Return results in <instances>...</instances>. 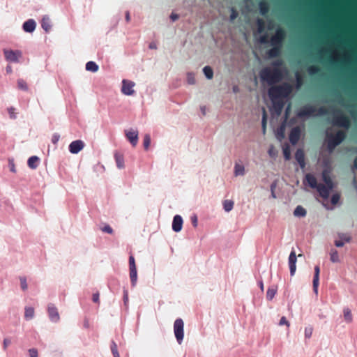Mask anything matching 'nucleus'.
I'll return each mask as SVG.
<instances>
[{
  "instance_id": "obj_1",
  "label": "nucleus",
  "mask_w": 357,
  "mask_h": 357,
  "mask_svg": "<svg viewBox=\"0 0 357 357\" xmlns=\"http://www.w3.org/2000/svg\"><path fill=\"white\" fill-rule=\"evenodd\" d=\"M282 64V61L280 59L273 63L275 68L273 70L268 68L262 69L259 74L261 80L266 81L270 84L280 81L282 79V74L279 67Z\"/></svg>"
},
{
  "instance_id": "obj_2",
  "label": "nucleus",
  "mask_w": 357,
  "mask_h": 357,
  "mask_svg": "<svg viewBox=\"0 0 357 357\" xmlns=\"http://www.w3.org/2000/svg\"><path fill=\"white\" fill-rule=\"evenodd\" d=\"M293 88L289 83H283L281 85L271 86L268 89V95L272 100H281L288 97L292 92Z\"/></svg>"
},
{
  "instance_id": "obj_3",
  "label": "nucleus",
  "mask_w": 357,
  "mask_h": 357,
  "mask_svg": "<svg viewBox=\"0 0 357 357\" xmlns=\"http://www.w3.org/2000/svg\"><path fill=\"white\" fill-rule=\"evenodd\" d=\"M328 137L327 148L330 152H332L345 139L346 133L339 130L335 135H328Z\"/></svg>"
},
{
  "instance_id": "obj_4",
  "label": "nucleus",
  "mask_w": 357,
  "mask_h": 357,
  "mask_svg": "<svg viewBox=\"0 0 357 357\" xmlns=\"http://www.w3.org/2000/svg\"><path fill=\"white\" fill-rule=\"evenodd\" d=\"M333 123L334 125L347 129L349 128L351 122L348 116L344 115L341 111L338 110L334 116Z\"/></svg>"
},
{
  "instance_id": "obj_5",
  "label": "nucleus",
  "mask_w": 357,
  "mask_h": 357,
  "mask_svg": "<svg viewBox=\"0 0 357 357\" xmlns=\"http://www.w3.org/2000/svg\"><path fill=\"white\" fill-rule=\"evenodd\" d=\"M184 323L183 321L178 318L176 319L174 324V333L177 342L181 344L183 340L184 332H183Z\"/></svg>"
},
{
  "instance_id": "obj_6",
  "label": "nucleus",
  "mask_w": 357,
  "mask_h": 357,
  "mask_svg": "<svg viewBox=\"0 0 357 357\" xmlns=\"http://www.w3.org/2000/svg\"><path fill=\"white\" fill-rule=\"evenodd\" d=\"M286 33L284 29L278 28L274 36L271 38V44L272 46L282 47V42L285 38Z\"/></svg>"
},
{
  "instance_id": "obj_7",
  "label": "nucleus",
  "mask_w": 357,
  "mask_h": 357,
  "mask_svg": "<svg viewBox=\"0 0 357 357\" xmlns=\"http://www.w3.org/2000/svg\"><path fill=\"white\" fill-rule=\"evenodd\" d=\"M135 83L132 81L123 79L122 82L121 92L126 96H131L135 93L133 87Z\"/></svg>"
},
{
  "instance_id": "obj_8",
  "label": "nucleus",
  "mask_w": 357,
  "mask_h": 357,
  "mask_svg": "<svg viewBox=\"0 0 357 357\" xmlns=\"http://www.w3.org/2000/svg\"><path fill=\"white\" fill-rule=\"evenodd\" d=\"M47 312L50 320L53 322H57L60 319L58 309L54 304H49L47 307Z\"/></svg>"
},
{
  "instance_id": "obj_9",
  "label": "nucleus",
  "mask_w": 357,
  "mask_h": 357,
  "mask_svg": "<svg viewBox=\"0 0 357 357\" xmlns=\"http://www.w3.org/2000/svg\"><path fill=\"white\" fill-rule=\"evenodd\" d=\"M316 108L312 105H305L298 112V116L301 118L310 116L314 114Z\"/></svg>"
},
{
  "instance_id": "obj_10",
  "label": "nucleus",
  "mask_w": 357,
  "mask_h": 357,
  "mask_svg": "<svg viewBox=\"0 0 357 357\" xmlns=\"http://www.w3.org/2000/svg\"><path fill=\"white\" fill-rule=\"evenodd\" d=\"M84 147V143L82 140H75L69 145V151L71 153L77 154Z\"/></svg>"
},
{
  "instance_id": "obj_11",
  "label": "nucleus",
  "mask_w": 357,
  "mask_h": 357,
  "mask_svg": "<svg viewBox=\"0 0 357 357\" xmlns=\"http://www.w3.org/2000/svg\"><path fill=\"white\" fill-rule=\"evenodd\" d=\"M4 55L6 60L11 62H17L19 58L22 56L20 51L4 50Z\"/></svg>"
},
{
  "instance_id": "obj_12",
  "label": "nucleus",
  "mask_w": 357,
  "mask_h": 357,
  "mask_svg": "<svg viewBox=\"0 0 357 357\" xmlns=\"http://www.w3.org/2000/svg\"><path fill=\"white\" fill-rule=\"evenodd\" d=\"M301 129L299 127H295L291 129L289 133V141L292 144H296L300 139Z\"/></svg>"
},
{
  "instance_id": "obj_13",
  "label": "nucleus",
  "mask_w": 357,
  "mask_h": 357,
  "mask_svg": "<svg viewBox=\"0 0 357 357\" xmlns=\"http://www.w3.org/2000/svg\"><path fill=\"white\" fill-rule=\"evenodd\" d=\"M126 136L133 146L137 145L138 142V132L137 130H126Z\"/></svg>"
},
{
  "instance_id": "obj_14",
  "label": "nucleus",
  "mask_w": 357,
  "mask_h": 357,
  "mask_svg": "<svg viewBox=\"0 0 357 357\" xmlns=\"http://www.w3.org/2000/svg\"><path fill=\"white\" fill-rule=\"evenodd\" d=\"M296 255L294 250H292L289 257V265L291 275H294L296 269Z\"/></svg>"
},
{
  "instance_id": "obj_15",
  "label": "nucleus",
  "mask_w": 357,
  "mask_h": 357,
  "mask_svg": "<svg viewBox=\"0 0 357 357\" xmlns=\"http://www.w3.org/2000/svg\"><path fill=\"white\" fill-rule=\"evenodd\" d=\"M316 189L321 197L324 199H327L329 197L330 192L333 188H329L328 186L322 183H319Z\"/></svg>"
},
{
  "instance_id": "obj_16",
  "label": "nucleus",
  "mask_w": 357,
  "mask_h": 357,
  "mask_svg": "<svg viewBox=\"0 0 357 357\" xmlns=\"http://www.w3.org/2000/svg\"><path fill=\"white\" fill-rule=\"evenodd\" d=\"M183 226V219L181 215H176L174 217L172 222V229L178 232L181 230Z\"/></svg>"
},
{
  "instance_id": "obj_17",
  "label": "nucleus",
  "mask_w": 357,
  "mask_h": 357,
  "mask_svg": "<svg viewBox=\"0 0 357 357\" xmlns=\"http://www.w3.org/2000/svg\"><path fill=\"white\" fill-rule=\"evenodd\" d=\"M320 268L319 266L314 267V275L313 278V290L316 294H318V287L319 284Z\"/></svg>"
},
{
  "instance_id": "obj_18",
  "label": "nucleus",
  "mask_w": 357,
  "mask_h": 357,
  "mask_svg": "<svg viewBox=\"0 0 357 357\" xmlns=\"http://www.w3.org/2000/svg\"><path fill=\"white\" fill-rule=\"evenodd\" d=\"M295 158L297 160V162H298V164L300 165V167L301 168H304L305 166V153L302 149H298L296 151V152L295 153Z\"/></svg>"
},
{
  "instance_id": "obj_19",
  "label": "nucleus",
  "mask_w": 357,
  "mask_h": 357,
  "mask_svg": "<svg viewBox=\"0 0 357 357\" xmlns=\"http://www.w3.org/2000/svg\"><path fill=\"white\" fill-rule=\"evenodd\" d=\"M36 26L35 21L32 19H29L23 24V29L24 31L28 33H32Z\"/></svg>"
},
{
  "instance_id": "obj_20",
  "label": "nucleus",
  "mask_w": 357,
  "mask_h": 357,
  "mask_svg": "<svg viewBox=\"0 0 357 357\" xmlns=\"http://www.w3.org/2000/svg\"><path fill=\"white\" fill-rule=\"evenodd\" d=\"M322 179L325 183V185L329 187V188H333V182L330 176L329 172L327 170H324L322 172Z\"/></svg>"
},
{
  "instance_id": "obj_21",
  "label": "nucleus",
  "mask_w": 357,
  "mask_h": 357,
  "mask_svg": "<svg viewBox=\"0 0 357 357\" xmlns=\"http://www.w3.org/2000/svg\"><path fill=\"white\" fill-rule=\"evenodd\" d=\"M305 181L312 188H317L319 183H317L315 176L311 174H307Z\"/></svg>"
},
{
  "instance_id": "obj_22",
  "label": "nucleus",
  "mask_w": 357,
  "mask_h": 357,
  "mask_svg": "<svg viewBox=\"0 0 357 357\" xmlns=\"http://www.w3.org/2000/svg\"><path fill=\"white\" fill-rule=\"evenodd\" d=\"M259 8L260 13L262 15H266L269 12V4L266 1H261L259 2Z\"/></svg>"
},
{
  "instance_id": "obj_23",
  "label": "nucleus",
  "mask_w": 357,
  "mask_h": 357,
  "mask_svg": "<svg viewBox=\"0 0 357 357\" xmlns=\"http://www.w3.org/2000/svg\"><path fill=\"white\" fill-rule=\"evenodd\" d=\"M114 158L116 163V166L119 169H123L124 168V158L123 154L120 153H115L114 154Z\"/></svg>"
},
{
  "instance_id": "obj_24",
  "label": "nucleus",
  "mask_w": 357,
  "mask_h": 357,
  "mask_svg": "<svg viewBox=\"0 0 357 357\" xmlns=\"http://www.w3.org/2000/svg\"><path fill=\"white\" fill-rule=\"evenodd\" d=\"M42 28L46 31L48 32L51 29V21L48 16H44L42 19L41 22Z\"/></svg>"
},
{
  "instance_id": "obj_25",
  "label": "nucleus",
  "mask_w": 357,
  "mask_h": 357,
  "mask_svg": "<svg viewBox=\"0 0 357 357\" xmlns=\"http://www.w3.org/2000/svg\"><path fill=\"white\" fill-rule=\"evenodd\" d=\"M129 270H130V278L131 284L132 287H135L137 284V268H129Z\"/></svg>"
},
{
  "instance_id": "obj_26",
  "label": "nucleus",
  "mask_w": 357,
  "mask_h": 357,
  "mask_svg": "<svg viewBox=\"0 0 357 357\" xmlns=\"http://www.w3.org/2000/svg\"><path fill=\"white\" fill-rule=\"evenodd\" d=\"M281 47L273 46V47L268 50V55L269 57H276L280 54Z\"/></svg>"
},
{
  "instance_id": "obj_27",
  "label": "nucleus",
  "mask_w": 357,
  "mask_h": 357,
  "mask_svg": "<svg viewBox=\"0 0 357 357\" xmlns=\"http://www.w3.org/2000/svg\"><path fill=\"white\" fill-rule=\"evenodd\" d=\"M39 158L37 156H31L28 159L27 164L31 169H36L38 167Z\"/></svg>"
},
{
  "instance_id": "obj_28",
  "label": "nucleus",
  "mask_w": 357,
  "mask_h": 357,
  "mask_svg": "<svg viewBox=\"0 0 357 357\" xmlns=\"http://www.w3.org/2000/svg\"><path fill=\"white\" fill-rule=\"evenodd\" d=\"M306 213V210L301 206H296L294 211V215L296 217H305Z\"/></svg>"
},
{
  "instance_id": "obj_29",
  "label": "nucleus",
  "mask_w": 357,
  "mask_h": 357,
  "mask_svg": "<svg viewBox=\"0 0 357 357\" xmlns=\"http://www.w3.org/2000/svg\"><path fill=\"white\" fill-rule=\"evenodd\" d=\"M98 66L94 61H89L86 64V70L93 73L98 70Z\"/></svg>"
},
{
  "instance_id": "obj_30",
  "label": "nucleus",
  "mask_w": 357,
  "mask_h": 357,
  "mask_svg": "<svg viewBox=\"0 0 357 357\" xmlns=\"http://www.w3.org/2000/svg\"><path fill=\"white\" fill-rule=\"evenodd\" d=\"M222 204L225 211L229 212L232 210L234 203L232 200L226 199L223 202Z\"/></svg>"
},
{
  "instance_id": "obj_31",
  "label": "nucleus",
  "mask_w": 357,
  "mask_h": 357,
  "mask_svg": "<svg viewBox=\"0 0 357 357\" xmlns=\"http://www.w3.org/2000/svg\"><path fill=\"white\" fill-rule=\"evenodd\" d=\"M245 168L243 165L236 164L234 167V174L235 176L244 175Z\"/></svg>"
},
{
  "instance_id": "obj_32",
  "label": "nucleus",
  "mask_w": 357,
  "mask_h": 357,
  "mask_svg": "<svg viewBox=\"0 0 357 357\" xmlns=\"http://www.w3.org/2000/svg\"><path fill=\"white\" fill-rule=\"evenodd\" d=\"M203 72L207 79H211L213 78V69L210 66H205L203 68Z\"/></svg>"
},
{
  "instance_id": "obj_33",
  "label": "nucleus",
  "mask_w": 357,
  "mask_h": 357,
  "mask_svg": "<svg viewBox=\"0 0 357 357\" xmlns=\"http://www.w3.org/2000/svg\"><path fill=\"white\" fill-rule=\"evenodd\" d=\"M34 316V309L31 307H25L24 317L26 319H31Z\"/></svg>"
},
{
  "instance_id": "obj_34",
  "label": "nucleus",
  "mask_w": 357,
  "mask_h": 357,
  "mask_svg": "<svg viewBox=\"0 0 357 357\" xmlns=\"http://www.w3.org/2000/svg\"><path fill=\"white\" fill-rule=\"evenodd\" d=\"M267 114L264 108H263V115L261 120V126L263 134L265 135L266 130Z\"/></svg>"
},
{
  "instance_id": "obj_35",
  "label": "nucleus",
  "mask_w": 357,
  "mask_h": 357,
  "mask_svg": "<svg viewBox=\"0 0 357 357\" xmlns=\"http://www.w3.org/2000/svg\"><path fill=\"white\" fill-rule=\"evenodd\" d=\"M275 109L278 113H280L283 107V102L282 100H272Z\"/></svg>"
},
{
  "instance_id": "obj_36",
  "label": "nucleus",
  "mask_w": 357,
  "mask_h": 357,
  "mask_svg": "<svg viewBox=\"0 0 357 357\" xmlns=\"http://www.w3.org/2000/svg\"><path fill=\"white\" fill-rule=\"evenodd\" d=\"M17 84V87L19 89L23 90V91L28 90L27 84H26V81L24 80L23 79H18Z\"/></svg>"
},
{
  "instance_id": "obj_37",
  "label": "nucleus",
  "mask_w": 357,
  "mask_h": 357,
  "mask_svg": "<svg viewBox=\"0 0 357 357\" xmlns=\"http://www.w3.org/2000/svg\"><path fill=\"white\" fill-rule=\"evenodd\" d=\"M331 261L333 263L338 262L340 261L339 255L336 250L333 249L330 253Z\"/></svg>"
},
{
  "instance_id": "obj_38",
  "label": "nucleus",
  "mask_w": 357,
  "mask_h": 357,
  "mask_svg": "<svg viewBox=\"0 0 357 357\" xmlns=\"http://www.w3.org/2000/svg\"><path fill=\"white\" fill-rule=\"evenodd\" d=\"M344 317L346 321L349 323L352 321L351 312L349 308H345L344 310Z\"/></svg>"
},
{
  "instance_id": "obj_39",
  "label": "nucleus",
  "mask_w": 357,
  "mask_h": 357,
  "mask_svg": "<svg viewBox=\"0 0 357 357\" xmlns=\"http://www.w3.org/2000/svg\"><path fill=\"white\" fill-rule=\"evenodd\" d=\"M276 294V289L274 288H268L266 292V298L271 301Z\"/></svg>"
},
{
  "instance_id": "obj_40",
  "label": "nucleus",
  "mask_w": 357,
  "mask_h": 357,
  "mask_svg": "<svg viewBox=\"0 0 357 357\" xmlns=\"http://www.w3.org/2000/svg\"><path fill=\"white\" fill-rule=\"evenodd\" d=\"M151 144V137L149 135H145L144 137L143 145L145 150H148L149 146Z\"/></svg>"
},
{
  "instance_id": "obj_41",
  "label": "nucleus",
  "mask_w": 357,
  "mask_h": 357,
  "mask_svg": "<svg viewBox=\"0 0 357 357\" xmlns=\"http://www.w3.org/2000/svg\"><path fill=\"white\" fill-rule=\"evenodd\" d=\"M283 154H284V159L286 160H290L291 151H290V148L289 146H286L285 147L283 148Z\"/></svg>"
},
{
  "instance_id": "obj_42",
  "label": "nucleus",
  "mask_w": 357,
  "mask_h": 357,
  "mask_svg": "<svg viewBox=\"0 0 357 357\" xmlns=\"http://www.w3.org/2000/svg\"><path fill=\"white\" fill-rule=\"evenodd\" d=\"M111 350L114 357H120L117 349V345L114 341L112 342Z\"/></svg>"
},
{
  "instance_id": "obj_43",
  "label": "nucleus",
  "mask_w": 357,
  "mask_h": 357,
  "mask_svg": "<svg viewBox=\"0 0 357 357\" xmlns=\"http://www.w3.org/2000/svg\"><path fill=\"white\" fill-rule=\"evenodd\" d=\"M296 86L298 88L301 87L303 84V77L299 73H296Z\"/></svg>"
},
{
  "instance_id": "obj_44",
  "label": "nucleus",
  "mask_w": 357,
  "mask_h": 357,
  "mask_svg": "<svg viewBox=\"0 0 357 357\" xmlns=\"http://www.w3.org/2000/svg\"><path fill=\"white\" fill-rule=\"evenodd\" d=\"M338 237L340 238V240L346 243H349L351 241V236L348 234H339Z\"/></svg>"
},
{
  "instance_id": "obj_45",
  "label": "nucleus",
  "mask_w": 357,
  "mask_h": 357,
  "mask_svg": "<svg viewBox=\"0 0 357 357\" xmlns=\"http://www.w3.org/2000/svg\"><path fill=\"white\" fill-rule=\"evenodd\" d=\"M257 25H258V32L259 33L263 32L265 29L264 21L261 19H258L257 20Z\"/></svg>"
},
{
  "instance_id": "obj_46",
  "label": "nucleus",
  "mask_w": 357,
  "mask_h": 357,
  "mask_svg": "<svg viewBox=\"0 0 357 357\" xmlns=\"http://www.w3.org/2000/svg\"><path fill=\"white\" fill-rule=\"evenodd\" d=\"M319 71L320 69L315 66H312L308 68V72L312 75L318 74Z\"/></svg>"
},
{
  "instance_id": "obj_47",
  "label": "nucleus",
  "mask_w": 357,
  "mask_h": 357,
  "mask_svg": "<svg viewBox=\"0 0 357 357\" xmlns=\"http://www.w3.org/2000/svg\"><path fill=\"white\" fill-rule=\"evenodd\" d=\"M313 332V328L312 326H307L305 328V338H310Z\"/></svg>"
},
{
  "instance_id": "obj_48",
  "label": "nucleus",
  "mask_w": 357,
  "mask_h": 357,
  "mask_svg": "<svg viewBox=\"0 0 357 357\" xmlns=\"http://www.w3.org/2000/svg\"><path fill=\"white\" fill-rule=\"evenodd\" d=\"M11 342H12L11 338H10V337L4 338L3 342V349L4 351H6L8 346L10 345Z\"/></svg>"
},
{
  "instance_id": "obj_49",
  "label": "nucleus",
  "mask_w": 357,
  "mask_h": 357,
  "mask_svg": "<svg viewBox=\"0 0 357 357\" xmlns=\"http://www.w3.org/2000/svg\"><path fill=\"white\" fill-rule=\"evenodd\" d=\"M20 285H21V288L24 291V290H26L27 289V283H26V278L24 277H21L20 278Z\"/></svg>"
},
{
  "instance_id": "obj_50",
  "label": "nucleus",
  "mask_w": 357,
  "mask_h": 357,
  "mask_svg": "<svg viewBox=\"0 0 357 357\" xmlns=\"http://www.w3.org/2000/svg\"><path fill=\"white\" fill-rule=\"evenodd\" d=\"M187 78H188V82L190 84H194L195 83V76L192 73H188Z\"/></svg>"
},
{
  "instance_id": "obj_51",
  "label": "nucleus",
  "mask_w": 357,
  "mask_h": 357,
  "mask_svg": "<svg viewBox=\"0 0 357 357\" xmlns=\"http://www.w3.org/2000/svg\"><path fill=\"white\" fill-rule=\"evenodd\" d=\"M238 12L237 10L232 8L231 9V15H230V20L231 21H234L237 17H238Z\"/></svg>"
},
{
  "instance_id": "obj_52",
  "label": "nucleus",
  "mask_w": 357,
  "mask_h": 357,
  "mask_svg": "<svg viewBox=\"0 0 357 357\" xmlns=\"http://www.w3.org/2000/svg\"><path fill=\"white\" fill-rule=\"evenodd\" d=\"M340 197L338 194H334L331 197L332 204L335 205L336 204H337V202L340 200Z\"/></svg>"
},
{
  "instance_id": "obj_53",
  "label": "nucleus",
  "mask_w": 357,
  "mask_h": 357,
  "mask_svg": "<svg viewBox=\"0 0 357 357\" xmlns=\"http://www.w3.org/2000/svg\"><path fill=\"white\" fill-rule=\"evenodd\" d=\"M136 268L135 258L132 255L129 257V268Z\"/></svg>"
},
{
  "instance_id": "obj_54",
  "label": "nucleus",
  "mask_w": 357,
  "mask_h": 357,
  "mask_svg": "<svg viewBox=\"0 0 357 357\" xmlns=\"http://www.w3.org/2000/svg\"><path fill=\"white\" fill-rule=\"evenodd\" d=\"M101 230L103 231V232H106V233H108V234H112L113 233V229L112 228L107 225H105L102 229Z\"/></svg>"
},
{
  "instance_id": "obj_55",
  "label": "nucleus",
  "mask_w": 357,
  "mask_h": 357,
  "mask_svg": "<svg viewBox=\"0 0 357 357\" xmlns=\"http://www.w3.org/2000/svg\"><path fill=\"white\" fill-rule=\"evenodd\" d=\"M15 110V109L14 107H10L8 109V112L9 113L10 119L16 118Z\"/></svg>"
},
{
  "instance_id": "obj_56",
  "label": "nucleus",
  "mask_w": 357,
  "mask_h": 357,
  "mask_svg": "<svg viewBox=\"0 0 357 357\" xmlns=\"http://www.w3.org/2000/svg\"><path fill=\"white\" fill-rule=\"evenodd\" d=\"M30 357H38V351L36 349L29 350Z\"/></svg>"
},
{
  "instance_id": "obj_57",
  "label": "nucleus",
  "mask_w": 357,
  "mask_h": 357,
  "mask_svg": "<svg viewBox=\"0 0 357 357\" xmlns=\"http://www.w3.org/2000/svg\"><path fill=\"white\" fill-rule=\"evenodd\" d=\"M326 114H328V110L325 107H321L318 109L319 115H324Z\"/></svg>"
},
{
  "instance_id": "obj_58",
  "label": "nucleus",
  "mask_w": 357,
  "mask_h": 357,
  "mask_svg": "<svg viewBox=\"0 0 357 357\" xmlns=\"http://www.w3.org/2000/svg\"><path fill=\"white\" fill-rule=\"evenodd\" d=\"M283 324H285L287 325V326H289V321L287 320L286 317H282L281 319H280V325H283Z\"/></svg>"
},
{
  "instance_id": "obj_59",
  "label": "nucleus",
  "mask_w": 357,
  "mask_h": 357,
  "mask_svg": "<svg viewBox=\"0 0 357 357\" xmlns=\"http://www.w3.org/2000/svg\"><path fill=\"white\" fill-rule=\"evenodd\" d=\"M99 293H95L93 294L92 300L94 303H99Z\"/></svg>"
},
{
  "instance_id": "obj_60",
  "label": "nucleus",
  "mask_w": 357,
  "mask_h": 357,
  "mask_svg": "<svg viewBox=\"0 0 357 357\" xmlns=\"http://www.w3.org/2000/svg\"><path fill=\"white\" fill-rule=\"evenodd\" d=\"M344 243H345L344 241H342V240H340H340H335V246L339 247V248H340V247H342V246H344Z\"/></svg>"
},
{
  "instance_id": "obj_61",
  "label": "nucleus",
  "mask_w": 357,
  "mask_h": 357,
  "mask_svg": "<svg viewBox=\"0 0 357 357\" xmlns=\"http://www.w3.org/2000/svg\"><path fill=\"white\" fill-rule=\"evenodd\" d=\"M192 223L195 227L197 226V217L194 215L191 218Z\"/></svg>"
},
{
  "instance_id": "obj_62",
  "label": "nucleus",
  "mask_w": 357,
  "mask_h": 357,
  "mask_svg": "<svg viewBox=\"0 0 357 357\" xmlns=\"http://www.w3.org/2000/svg\"><path fill=\"white\" fill-rule=\"evenodd\" d=\"M260 42L261 43H266L268 42V36L267 35H264L260 38Z\"/></svg>"
},
{
  "instance_id": "obj_63",
  "label": "nucleus",
  "mask_w": 357,
  "mask_h": 357,
  "mask_svg": "<svg viewBox=\"0 0 357 357\" xmlns=\"http://www.w3.org/2000/svg\"><path fill=\"white\" fill-rule=\"evenodd\" d=\"M10 169L13 172H16L15 167L13 161H10Z\"/></svg>"
},
{
  "instance_id": "obj_64",
  "label": "nucleus",
  "mask_w": 357,
  "mask_h": 357,
  "mask_svg": "<svg viewBox=\"0 0 357 357\" xmlns=\"http://www.w3.org/2000/svg\"><path fill=\"white\" fill-rule=\"evenodd\" d=\"M170 17L172 20V21H175L178 19V15L175 13H172Z\"/></svg>"
}]
</instances>
